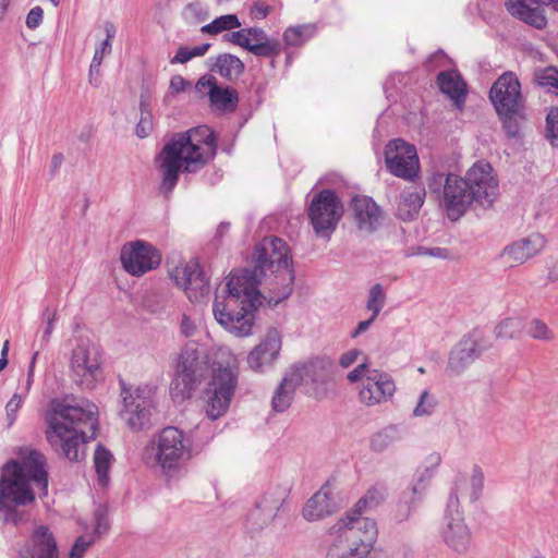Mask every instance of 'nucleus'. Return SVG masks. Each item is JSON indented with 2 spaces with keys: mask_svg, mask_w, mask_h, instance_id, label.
I'll list each match as a JSON object with an SVG mask.
<instances>
[{
  "mask_svg": "<svg viewBox=\"0 0 558 558\" xmlns=\"http://www.w3.org/2000/svg\"><path fill=\"white\" fill-rule=\"evenodd\" d=\"M359 355H360L359 350H355V349L350 350L341 355V357L339 360V364L344 368L349 367L357 360Z\"/></svg>",
  "mask_w": 558,
  "mask_h": 558,
  "instance_id": "338daca9",
  "label": "nucleus"
},
{
  "mask_svg": "<svg viewBox=\"0 0 558 558\" xmlns=\"http://www.w3.org/2000/svg\"><path fill=\"white\" fill-rule=\"evenodd\" d=\"M423 499V497L418 495H411L405 497V489L400 494L399 501L396 506L395 510V519L398 522H403L409 519L412 510L417 506V504Z\"/></svg>",
  "mask_w": 558,
  "mask_h": 558,
  "instance_id": "c03bdc74",
  "label": "nucleus"
},
{
  "mask_svg": "<svg viewBox=\"0 0 558 558\" xmlns=\"http://www.w3.org/2000/svg\"><path fill=\"white\" fill-rule=\"evenodd\" d=\"M17 457L3 465L0 476V520L13 525L26 521L19 508L35 502L36 489L40 497L47 496L49 477L47 459L40 451L22 447Z\"/></svg>",
  "mask_w": 558,
  "mask_h": 558,
  "instance_id": "f03ea898",
  "label": "nucleus"
},
{
  "mask_svg": "<svg viewBox=\"0 0 558 558\" xmlns=\"http://www.w3.org/2000/svg\"><path fill=\"white\" fill-rule=\"evenodd\" d=\"M215 153L216 138L207 125L173 135L156 158L161 172V193L168 197L175 187L181 171H197Z\"/></svg>",
  "mask_w": 558,
  "mask_h": 558,
  "instance_id": "20e7f679",
  "label": "nucleus"
},
{
  "mask_svg": "<svg viewBox=\"0 0 558 558\" xmlns=\"http://www.w3.org/2000/svg\"><path fill=\"white\" fill-rule=\"evenodd\" d=\"M43 318L46 323V327H45L44 335H43V340L45 342H48L50 339V336L53 331L54 322L57 320L56 310L46 308L43 313Z\"/></svg>",
  "mask_w": 558,
  "mask_h": 558,
  "instance_id": "bf43d9fd",
  "label": "nucleus"
},
{
  "mask_svg": "<svg viewBox=\"0 0 558 558\" xmlns=\"http://www.w3.org/2000/svg\"><path fill=\"white\" fill-rule=\"evenodd\" d=\"M302 364L306 369L310 384L325 383L329 378L332 368V362L326 357H315Z\"/></svg>",
  "mask_w": 558,
  "mask_h": 558,
  "instance_id": "f704fd0d",
  "label": "nucleus"
},
{
  "mask_svg": "<svg viewBox=\"0 0 558 558\" xmlns=\"http://www.w3.org/2000/svg\"><path fill=\"white\" fill-rule=\"evenodd\" d=\"M377 536L373 519L344 514L327 531L324 558H366Z\"/></svg>",
  "mask_w": 558,
  "mask_h": 558,
  "instance_id": "423d86ee",
  "label": "nucleus"
},
{
  "mask_svg": "<svg viewBox=\"0 0 558 558\" xmlns=\"http://www.w3.org/2000/svg\"><path fill=\"white\" fill-rule=\"evenodd\" d=\"M489 99L498 116H517L523 107L521 84L517 75L512 72L500 75L489 90Z\"/></svg>",
  "mask_w": 558,
  "mask_h": 558,
  "instance_id": "f3484780",
  "label": "nucleus"
},
{
  "mask_svg": "<svg viewBox=\"0 0 558 558\" xmlns=\"http://www.w3.org/2000/svg\"><path fill=\"white\" fill-rule=\"evenodd\" d=\"M213 71L229 80L239 77L244 71V63L230 53L219 54L216 58Z\"/></svg>",
  "mask_w": 558,
  "mask_h": 558,
  "instance_id": "c9c22d12",
  "label": "nucleus"
},
{
  "mask_svg": "<svg viewBox=\"0 0 558 558\" xmlns=\"http://www.w3.org/2000/svg\"><path fill=\"white\" fill-rule=\"evenodd\" d=\"M69 368L75 385L86 390L95 389L104 380L99 345L88 338H80L72 350Z\"/></svg>",
  "mask_w": 558,
  "mask_h": 558,
  "instance_id": "9d476101",
  "label": "nucleus"
},
{
  "mask_svg": "<svg viewBox=\"0 0 558 558\" xmlns=\"http://www.w3.org/2000/svg\"><path fill=\"white\" fill-rule=\"evenodd\" d=\"M282 347L281 333L276 328L267 330L264 339L247 355V364L255 373H264L277 361Z\"/></svg>",
  "mask_w": 558,
  "mask_h": 558,
  "instance_id": "6ab92c4d",
  "label": "nucleus"
},
{
  "mask_svg": "<svg viewBox=\"0 0 558 558\" xmlns=\"http://www.w3.org/2000/svg\"><path fill=\"white\" fill-rule=\"evenodd\" d=\"M208 362L195 342H187L175 357L170 396L174 402L190 399L205 379Z\"/></svg>",
  "mask_w": 558,
  "mask_h": 558,
  "instance_id": "6e6552de",
  "label": "nucleus"
},
{
  "mask_svg": "<svg viewBox=\"0 0 558 558\" xmlns=\"http://www.w3.org/2000/svg\"><path fill=\"white\" fill-rule=\"evenodd\" d=\"M373 371L366 363L359 364L354 369L348 373V380L351 383L362 384L363 378L367 376V373Z\"/></svg>",
  "mask_w": 558,
  "mask_h": 558,
  "instance_id": "e2e57ef3",
  "label": "nucleus"
},
{
  "mask_svg": "<svg viewBox=\"0 0 558 558\" xmlns=\"http://www.w3.org/2000/svg\"><path fill=\"white\" fill-rule=\"evenodd\" d=\"M248 51L256 57L276 58L280 54L281 46L278 39L270 38L260 44H251Z\"/></svg>",
  "mask_w": 558,
  "mask_h": 558,
  "instance_id": "de8ad7c7",
  "label": "nucleus"
},
{
  "mask_svg": "<svg viewBox=\"0 0 558 558\" xmlns=\"http://www.w3.org/2000/svg\"><path fill=\"white\" fill-rule=\"evenodd\" d=\"M170 279H204L205 272L196 257L183 258L173 254L167 259Z\"/></svg>",
  "mask_w": 558,
  "mask_h": 558,
  "instance_id": "cd10ccee",
  "label": "nucleus"
},
{
  "mask_svg": "<svg viewBox=\"0 0 558 558\" xmlns=\"http://www.w3.org/2000/svg\"><path fill=\"white\" fill-rule=\"evenodd\" d=\"M440 90L453 99L457 104L464 99L466 94L465 83L456 71L440 72L437 76Z\"/></svg>",
  "mask_w": 558,
  "mask_h": 558,
  "instance_id": "2f4dec72",
  "label": "nucleus"
},
{
  "mask_svg": "<svg viewBox=\"0 0 558 558\" xmlns=\"http://www.w3.org/2000/svg\"><path fill=\"white\" fill-rule=\"evenodd\" d=\"M241 22L235 14H227L216 17L211 23L202 27V32L210 35L219 34L223 31L239 28Z\"/></svg>",
  "mask_w": 558,
  "mask_h": 558,
  "instance_id": "37998d69",
  "label": "nucleus"
},
{
  "mask_svg": "<svg viewBox=\"0 0 558 558\" xmlns=\"http://www.w3.org/2000/svg\"><path fill=\"white\" fill-rule=\"evenodd\" d=\"M192 58L191 50L189 47H180L175 56L171 59V63H186Z\"/></svg>",
  "mask_w": 558,
  "mask_h": 558,
  "instance_id": "774afa93",
  "label": "nucleus"
},
{
  "mask_svg": "<svg viewBox=\"0 0 558 558\" xmlns=\"http://www.w3.org/2000/svg\"><path fill=\"white\" fill-rule=\"evenodd\" d=\"M484 487V474L478 465H474L470 478L460 477L454 482V487L450 495H457V498H468L475 501L480 498Z\"/></svg>",
  "mask_w": 558,
  "mask_h": 558,
  "instance_id": "c85d7f7f",
  "label": "nucleus"
},
{
  "mask_svg": "<svg viewBox=\"0 0 558 558\" xmlns=\"http://www.w3.org/2000/svg\"><path fill=\"white\" fill-rule=\"evenodd\" d=\"M196 88L199 92L208 89L210 104L218 110H233L236 107L238 94L233 88L218 87L214 82L205 80V77L197 82Z\"/></svg>",
  "mask_w": 558,
  "mask_h": 558,
  "instance_id": "bb28decb",
  "label": "nucleus"
},
{
  "mask_svg": "<svg viewBox=\"0 0 558 558\" xmlns=\"http://www.w3.org/2000/svg\"><path fill=\"white\" fill-rule=\"evenodd\" d=\"M112 50V43L108 40H102L95 49V53L93 57V69L100 68L104 57L110 54Z\"/></svg>",
  "mask_w": 558,
  "mask_h": 558,
  "instance_id": "13d9d810",
  "label": "nucleus"
},
{
  "mask_svg": "<svg viewBox=\"0 0 558 558\" xmlns=\"http://www.w3.org/2000/svg\"><path fill=\"white\" fill-rule=\"evenodd\" d=\"M238 384L236 375L230 368H218L205 391V413L211 421L225 415Z\"/></svg>",
  "mask_w": 558,
  "mask_h": 558,
  "instance_id": "4468645a",
  "label": "nucleus"
},
{
  "mask_svg": "<svg viewBox=\"0 0 558 558\" xmlns=\"http://www.w3.org/2000/svg\"><path fill=\"white\" fill-rule=\"evenodd\" d=\"M98 409L86 400L72 404L65 399H53L45 413L46 438L56 449L60 448L70 461L84 456L83 445L96 437Z\"/></svg>",
  "mask_w": 558,
  "mask_h": 558,
  "instance_id": "7ed1b4c3",
  "label": "nucleus"
},
{
  "mask_svg": "<svg viewBox=\"0 0 558 558\" xmlns=\"http://www.w3.org/2000/svg\"><path fill=\"white\" fill-rule=\"evenodd\" d=\"M226 281L216 288L213 313L217 323L239 338L253 333L255 312L267 305L277 306L293 291V281Z\"/></svg>",
  "mask_w": 558,
  "mask_h": 558,
  "instance_id": "f257e3e1",
  "label": "nucleus"
},
{
  "mask_svg": "<svg viewBox=\"0 0 558 558\" xmlns=\"http://www.w3.org/2000/svg\"><path fill=\"white\" fill-rule=\"evenodd\" d=\"M524 329V323L521 317H506L495 327V336L498 339L510 340L519 337Z\"/></svg>",
  "mask_w": 558,
  "mask_h": 558,
  "instance_id": "ea45409f",
  "label": "nucleus"
},
{
  "mask_svg": "<svg viewBox=\"0 0 558 558\" xmlns=\"http://www.w3.org/2000/svg\"><path fill=\"white\" fill-rule=\"evenodd\" d=\"M526 333L531 338L539 341H551L555 338L554 331L549 329L546 323L538 318H533L529 323Z\"/></svg>",
  "mask_w": 558,
  "mask_h": 558,
  "instance_id": "8fccbe9b",
  "label": "nucleus"
},
{
  "mask_svg": "<svg viewBox=\"0 0 558 558\" xmlns=\"http://www.w3.org/2000/svg\"><path fill=\"white\" fill-rule=\"evenodd\" d=\"M546 137L553 146L558 145V108L549 110L546 117Z\"/></svg>",
  "mask_w": 558,
  "mask_h": 558,
  "instance_id": "864d4df0",
  "label": "nucleus"
},
{
  "mask_svg": "<svg viewBox=\"0 0 558 558\" xmlns=\"http://www.w3.org/2000/svg\"><path fill=\"white\" fill-rule=\"evenodd\" d=\"M248 33L247 39L251 44H260L270 39L267 34L259 27H248L246 28Z\"/></svg>",
  "mask_w": 558,
  "mask_h": 558,
  "instance_id": "69168bd1",
  "label": "nucleus"
},
{
  "mask_svg": "<svg viewBox=\"0 0 558 558\" xmlns=\"http://www.w3.org/2000/svg\"><path fill=\"white\" fill-rule=\"evenodd\" d=\"M425 190L421 186H413L401 194L398 205V213L403 220L412 219L424 203Z\"/></svg>",
  "mask_w": 558,
  "mask_h": 558,
  "instance_id": "7c9ffc66",
  "label": "nucleus"
},
{
  "mask_svg": "<svg viewBox=\"0 0 558 558\" xmlns=\"http://www.w3.org/2000/svg\"><path fill=\"white\" fill-rule=\"evenodd\" d=\"M441 461H442V458L439 452H432L425 458V460L423 461V463L420 466L436 473Z\"/></svg>",
  "mask_w": 558,
  "mask_h": 558,
  "instance_id": "0e129e2a",
  "label": "nucleus"
},
{
  "mask_svg": "<svg viewBox=\"0 0 558 558\" xmlns=\"http://www.w3.org/2000/svg\"><path fill=\"white\" fill-rule=\"evenodd\" d=\"M386 302V293L381 287V284L376 283L372 287L368 300L366 303V308L372 312L373 318H377L381 308L384 307Z\"/></svg>",
  "mask_w": 558,
  "mask_h": 558,
  "instance_id": "3c124183",
  "label": "nucleus"
},
{
  "mask_svg": "<svg viewBox=\"0 0 558 558\" xmlns=\"http://www.w3.org/2000/svg\"><path fill=\"white\" fill-rule=\"evenodd\" d=\"M534 76L539 86L554 88L558 96V70L556 68L547 66L537 70Z\"/></svg>",
  "mask_w": 558,
  "mask_h": 558,
  "instance_id": "603ef678",
  "label": "nucleus"
},
{
  "mask_svg": "<svg viewBox=\"0 0 558 558\" xmlns=\"http://www.w3.org/2000/svg\"><path fill=\"white\" fill-rule=\"evenodd\" d=\"M287 387H290L292 390H296L303 384H310L306 377V369L303 364H295L287 371L282 380Z\"/></svg>",
  "mask_w": 558,
  "mask_h": 558,
  "instance_id": "09e8293b",
  "label": "nucleus"
},
{
  "mask_svg": "<svg viewBox=\"0 0 558 558\" xmlns=\"http://www.w3.org/2000/svg\"><path fill=\"white\" fill-rule=\"evenodd\" d=\"M352 209L357 228L365 232H374L381 223V211L378 205L368 196H354Z\"/></svg>",
  "mask_w": 558,
  "mask_h": 558,
  "instance_id": "5701e85b",
  "label": "nucleus"
},
{
  "mask_svg": "<svg viewBox=\"0 0 558 558\" xmlns=\"http://www.w3.org/2000/svg\"><path fill=\"white\" fill-rule=\"evenodd\" d=\"M27 558H59V548L50 530L40 525L35 529Z\"/></svg>",
  "mask_w": 558,
  "mask_h": 558,
  "instance_id": "a878e982",
  "label": "nucleus"
},
{
  "mask_svg": "<svg viewBox=\"0 0 558 558\" xmlns=\"http://www.w3.org/2000/svg\"><path fill=\"white\" fill-rule=\"evenodd\" d=\"M95 529L94 534L101 536L109 531L110 524L107 511L104 508H97L95 511Z\"/></svg>",
  "mask_w": 558,
  "mask_h": 558,
  "instance_id": "6e6d98bb",
  "label": "nucleus"
},
{
  "mask_svg": "<svg viewBox=\"0 0 558 558\" xmlns=\"http://www.w3.org/2000/svg\"><path fill=\"white\" fill-rule=\"evenodd\" d=\"M94 543L95 538L93 536L83 535L77 537L69 553V558H83Z\"/></svg>",
  "mask_w": 558,
  "mask_h": 558,
  "instance_id": "5fc2aeb1",
  "label": "nucleus"
},
{
  "mask_svg": "<svg viewBox=\"0 0 558 558\" xmlns=\"http://www.w3.org/2000/svg\"><path fill=\"white\" fill-rule=\"evenodd\" d=\"M156 466L168 481H179L189 472V463L195 457L190 437L180 428L167 426L150 440Z\"/></svg>",
  "mask_w": 558,
  "mask_h": 558,
  "instance_id": "0eeeda50",
  "label": "nucleus"
},
{
  "mask_svg": "<svg viewBox=\"0 0 558 558\" xmlns=\"http://www.w3.org/2000/svg\"><path fill=\"white\" fill-rule=\"evenodd\" d=\"M336 511V505L332 501L330 492L322 487L304 505L302 514L308 522H314L332 514Z\"/></svg>",
  "mask_w": 558,
  "mask_h": 558,
  "instance_id": "393cba45",
  "label": "nucleus"
},
{
  "mask_svg": "<svg viewBox=\"0 0 558 558\" xmlns=\"http://www.w3.org/2000/svg\"><path fill=\"white\" fill-rule=\"evenodd\" d=\"M487 349L483 340L474 336L463 338L451 351L447 369L451 375H459Z\"/></svg>",
  "mask_w": 558,
  "mask_h": 558,
  "instance_id": "4be33fe9",
  "label": "nucleus"
},
{
  "mask_svg": "<svg viewBox=\"0 0 558 558\" xmlns=\"http://www.w3.org/2000/svg\"><path fill=\"white\" fill-rule=\"evenodd\" d=\"M505 7L513 17L537 29L544 28L547 24L542 0H506Z\"/></svg>",
  "mask_w": 558,
  "mask_h": 558,
  "instance_id": "b1692460",
  "label": "nucleus"
},
{
  "mask_svg": "<svg viewBox=\"0 0 558 558\" xmlns=\"http://www.w3.org/2000/svg\"><path fill=\"white\" fill-rule=\"evenodd\" d=\"M111 452L98 445L94 453V464L99 484L105 487L109 483V470L112 462Z\"/></svg>",
  "mask_w": 558,
  "mask_h": 558,
  "instance_id": "58836bf2",
  "label": "nucleus"
},
{
  "mask_svg": "<svg viewBox=\"0 0 558 558\" xmlns=\"http://www.w3.org/2000/svg\"><path fill=\"white\" fill-rule=\"evenodd\" d=\"M281 500L272 495H264L258 499L245 517V530L251 535L258 534L276 518Z\"/></svg>",
  "mask_w": 558,
  "mask_h": 558,
  "instance_id": "412c9836",
  "label": "nucleus"
},
{
  "mask_svg": "<svg viewBox=\"0 0 558 558\" xmlns=\"http://www.w3.org/2000/svg\"><path fill=\"white\" fill-rule=\"evenodd\" d=\"M546 238L541 233H532L507 245L499 257L504 265L513 267L525 263L546 246Z\"/></svg>",
  "mask_w": 558,
  "mask_h": 558,
  "instance_id": "aec40b11",
  "label": "nucleus"
},
{
  "mask_svg": "<svg viewBox=\"0 0 558 558\" xmlns=\"http://www.w3.org/2000/svg\"><path fill=\"white\" fill-rule=\"evenodd\" d=\"M434 475V472L423 469L422 466L418 465L413 475L411 484L409 485V487L405 488V497H409L411 495H418L421 497H424L426 488Z\"/></svg>",
  "mask_w": 558,
  "mask_h": 558,
  "instance_id": "a19ab883",
  "label": "nucleus"
},
{
  "mask_svg": "<svg viewBox=\"0 0 558 558\" xmlns=\"http://www.w3.org/2000/svg\"><path fill=\"white\" fill-rule=\"evenodd\" d=\"M294 395V390H292L290 387H287L282 381H280L271 400L272 409L276 412H284L291 407Z\"/></svg>",
  "mask_w": 558,
  "mask_h": 558,
  "instance_id": "a18cd8bd",
  "label": "nucleus"
},
{
  "mask_svg": "<svg viewBox=\"0 0 558 558\" xmlns=\"http://www.w3.org/2000/svg\"><path fill=\"white\" fill-rule=\"evenodd\" d=\"M498 184L488 162L478 161L464 178L448 174L444 185V204L451 220L459 219L472 204L490 207L496 198Z\"/></svg>",
  "mask_w": 558,
  "mask_h": 558,
  "instance_id": "39448f33",
  "label": "nucleus"
},
{
  "mask_svg": "<svg viewBox=\"0 0 558 558\" xmlns=\"http://www.w3.org/2000/svg\"><path fill=\"white\" fill-rule=\"evenodd\" d=\"M387 497V487L384 484H375L360 498L353 508L344 514L363 517L366 510L377 508Z\"/></svg>",
  "mask_w": 558,
  "mask_h": 558,
  "instance_id": "473e14b6",
  "label": "nucleus"
},
{
  "mask_svg": "<svg viewBox=\"0 0 558 558\" xmlns=\"http://www.w3.org/2000/svg\"><path fill=\"white\" fill-rule=\"evenodd\" d=\"M401 440L398 426L389 425L375 433L371 438V448L376 452H383Z\"/></svg>",
  "mask_w": 558,
  "mask_h": 558,
  "instance_id": "e433bc0d",
  "label": "nucleus"
},
{
  "mask_svg": "<svg viewBox=\"0 0 558 558\" xmlns=\"http://www.w3.org/2000/svg\"><path fill=\"white\" fill-rule=\"evenodd\" d=\"M43 19H44V10L38 5L34 7L33 9H31V11L28 12V14L26 16V21H25L26 26L31 29H35L41 24Z\"/></svg>",
  "mask_w": 558,
  "mask_h": 558,
  "instance_id": "680f3d73",
  "label": "nucleus"
},
{
  "mask_svg": "<svg viewBox=\"0 0 558 558\" xmlns=\"http://www.w3.org/2000/svg\"><path fill=\"white\" fill-rule=\"evenodd\" d=\"M270 276L295 278L289 247L277 236L262 241L253 269H245L241 277L231 271L226 279H262Z\"/></svg>",
  "mask_w": 558,
  "mask_h": 558,
  "instance_id": "1a4fd4ad",
  "label": "nucleus"
},
{
  "mask_svg": "<svg viewBox=\"0 0 558 558\" xmlns=\"http://www.w3.org/2000/svg\"><path fill=\"white\" fill-rule=\"evenodd\" d=\"M247 36L248 33L246 32V28H242L240 31L231 32L229 34L223 35V39L226 41L240 46L248 51L251 43L247 39Z\"/></svg>",
  "mask_w": 558,
  "mask_h": 558,
  "instance_id": "4d7b16f0",
  "label": "nucleus"
},
{
  "mask_svg": "<svg viewBox=\"0 0 558 558\" xmlns=\"http://www.w3.org/2000/svg\"><path fill=\"white\" fill-rule=\"evenodd\" d=\"M315 27L313 25L291 26L283 33V40L286 45L298 47L308 40L314 34Z\"/></svg>",
  "mask_w": 558,
  "mask_h": 558,
  "instance_id": "79ce46f5",
  "label": "nucleus"
},
{
  "mask_svg": "<svg viewBox=\"0 0 558 558\" xmlns=\"http://www.w3.org/2000/svg\"><path fill=\"white\" fill-rule=\"evenodd\" d=\"M122 384V409L120 416L132 430H143L149 426L150 407L156 395V387L140 385L135 390Z\"/></svg>",
  "mask_w": 558,
  "mask_h": 558,
  "instance_id": "9b49d317",
  "label": "nucleus"
},
{
  "mask_svg": "<svg viewBox=\"0 0 558 558\" xmlns=\"http://www.w3.org/2000/svg\"><path fill=\"white\" fill-rule=\"evenodd\" d=\"M439 536L446 547L454 555H466L472 547V533L464 522L457 495H449Z\"/></svg>",
  "mask_w": 558,
  "mask_h": 558,
  "instance_id": "f8f14e48",
  "label": "nucleus"
},
{
  "mask_svg": "<svg viewBox=\"0 0 558 558\" xmlns=\"http://www.w3.org/2000/svg\"><path fill=\"white\" fill-rule=\"evenodd\" d=\"M396 391L397 386L390 374L373 369L357 386V398L363 405L372 408L391 401Z\"/></svg>",
  "mask_w": 558,
  "mask_h": 558,
  "instance_id": "a211bd4d",
  "label": "nucleus"
},
{
  "mask_svg": "<svg viewBox=\"0 0 558 558\" xmlns=\"http://www.w3.org/2000/svg\"><path fill=\"white\" fill-rule=\"evenodd\" d=\"M153 130L151 96L148 90H144L140 97V121L136 124L135 134L140 138H145L151 134Z\"/></svg>",
  "mask_w": 558,
  "mask_h": 558,
  "instance_id": "72a5a7b5",
  "label": "nucleus"
},
{
  "mask_svg": "<svg viewBox=\"0 0 558 558\" xmlns=\"http://www.w3.org/2000/svg\"><path fill=\"white\" fill-rule=\"evenodd\" d=\"M502 119V126L508 137H518L520 134V125L514 119L515 116H499Z\"/></svg>",
  "mask_w": 558,
  "mask_h": 558,
  "instance_id": "052dcab7",
  "label": "nucleus"
},
{
  "mask_svg": "<svg viewBox=\"0 0 558 558\" xmlns=\"http://www.w3.org/2000/svg\"><path fill=\"white\" fill-rule=\"evenodd\" d=\"M120 259L128 274L141 277L157 269L162 260L160 251L144 240L125 243L120 252Z\"/></svg>",
  "mask_w": 558,
  "mask_h": 558,
  "instance_id": "2eb2a0df",
  "label": "nucleus"
},
{
  "mask_svg": "<svg viewBox=\"0 0 558 558\" xmlns=\"http://www.w3.org/2000/svg\"><path fill=\"white\" fill-rule=\"evenodd\" d=\"M437 404L436 396L425 389L420 393L416 407L413 409V416H430L435 412Z\"/></svg>",
  "mask_w": 558,
  "mask_h": 558,
  "instance_id": "49530a36",
  "label": "nucleus"
},
{
  "mask_svg": "<svg viewBox=\"0 0 558 558\" xmlns=\"http://www.w3.org/2000/svg\"><path fill=\"white\" fill-rule=\"evenodd\" d=\"M175 284L193 303H203L209 299V281H175Z\"/></svg>",
  "mask_w": 558,
  "mask_h": 558,
  "instance_id": "4c0bfd02",
  "label": "nucleus"
},
{
  "mask_svg": "<svg viewBox=\"0 0 558 558\" xmlns=\"http://www.w3.org/2000/svg\"><path fill=\"white\" fill-rule=\"evenodd\" d=\"M311 225L318 236H329L343 216V204L332 190L316 193L307 209Z\"/></svg>",
  "mask_w": 558,
  "mask_h": 558,
  "instance_id": "ddd939ff",
  "label": "nucleus"
},
{
  "mask_svg": "<svg viewBox=\"0 0 558 558\" xmlns=\"http://www.w3.org/2000/svg\"><path fill=\"white\" fill-rule=\"evenodd\" d=\"M38 355H39V353L36 351V352H34V354L32 356V360H31V363L28 366V371H27V378H26L24 387L19 388L20 391L15 392L11 397V399L8 401V403L5 404L7 421H8L9 427H11L15 423L17 411L21 409L25 397L28 395V392L32 388V385L34 381L33 378H34L35 364H36V360H37Z\"/></svg>",
  "mask_w": 558,
  "mask_h": 558,
  "instance_id": "c756f323",
  "label": "nucleus"
},
{
  "mask_svg": "<svg viewBox=\"0 0 558 558\" xmlns=\"http://www.w3.org/2000/svg\"><path fill=\"white\" fill-rule=\"evenodd\" d=\"M385 162L388 171L395 177L414 181L418 175L420 161L416 148L401 138L388 143Z\"/></svg>",
  "mask_w": 558,
  "mask_h": 558,
  "instance_id": "dca6fc26",
  "label": "nucleus"
}]
</instances>
